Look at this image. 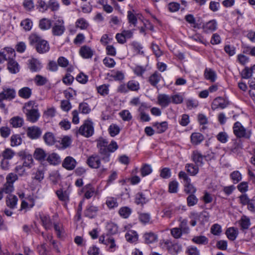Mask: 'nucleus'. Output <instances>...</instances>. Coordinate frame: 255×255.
Instances as JSON below:
<instances>
[{"label": "nucleus", "mask_w": 255, "mask_h": 255, "mask_svg": "<svg viewBox=\"0 0 255 255\" xmlns=\"http://www.w3.org/2000/svg\"><path fill=\"white\" fill-rule=\"evenodd\" d=\"M144 241L146 244H151L157 240V236L153 233L149 232L144 234L143 236Z\"/></svg>", "instance_id": "27"}, {"label": "nucleus", "mask_w": 255, "mask_h": 255, "mask_svg": "<svg viewBox=\"0 0 255 255\" xmlns=\"http://www.w3.org/2000/svg\"><path fill=\"white\" fill-rule=\"evenodd\" d=\"M28 67L32 72H38L41 69L42 65L37 59L32 58L28 60Z\"/></svg>", "instance_id": "15"}, {"label": "nucleus", "mask_w": 255, "mask_h": 255, "mask_svg": "<svg viewBox=\"0 0 255 255\" xmlns=\"http://www.w3.org/2000/svg\"><path fill=\"white\" fill-rule=\"evenodd\" d=\"M97 146L99 151L108 149L109 151L114 152L118 148V145L116 141L113 140L109 144L107 140L103 138H100L97 140Z\"/></svg>", "instance_id": "3"}, {"label": "nucleus", "mask_w": 255, "mask_h": 255, "mask_svg": "<svg viewBox=\"0 0 255 255\" xmlns=\"http://www.w3.org/2000/svg\"><path fill=\"white\" fill-rule=\"evenodd\" d=\"M160 78L161 75L158 72H155L150 76L149 81L152 85L155 86L159 82Z\"/></svg>", "instance_id": "34"}, {"label": "nucleus", "mask_w": 255, "mask_h": 255, "mask_svg": "<svg viewBox=\"0 0 255 255\" xmlns=\"http://www.w3.org/2000/svg\"><path fill=\"white\" fill-rule=\"evenodd\" d=\"M20 25L25 30L29 31L31 29L33 23L30 19L27 18L22 20Z\"/></svg>", "instance_id": "52"}, {"label": "nucleus", "mask_w": 255, "mask_h": 255, "mask_svg": "<svg viewBox=\"0 0 255 255\" xmlns=\"http://www.w3.org/2000/svg\"><path fill=\"white\" fill-rule=\"evenodd\" d=\"M98 208L92 205H89L85 211V215L89 218H93L97 215Z\"/></svg>", "instance_id": "21"}, {"label": "nucleus", "mask_w": 255, "mask_h": 255, "mask_svg": "<svg viewBox=\"0 0 255 255\" xmlns=\"http://www.w3.org/2000/svg\"><path fill=\"white\" fill-rule=\"evenodd\" d=\"M128 36V31L124 30L121 33H117L116 38L120 43L123 44L126 41V37Z\"/></svg>", "instance_id": "45"}, {"label": "nucleus", "mask_w": 255, "mask_h": 255, "mask_svg": "<svg viewBox=\"0 0 255 255\" xmlns=\"http://www.w3.org/2000/svg\"><path fill=\"white\" fill-rule=\"evenodd\" d=\"M10 124L14 128L20 127L23 125V120L19 117H15L12 118L10 121Z\"/></svg>", "instance_id": "36"}, {"label": "nucleus", "mask_w": 255, "mask_h": 255, "mask_svg": "<svg viewBox=\"0 0 255 255\" xmlns=\"http://www.w3.org/2000/svg\"><path fill=\"white\" fill-rule=\"evenodd\" d=\"M192 241L197 244L206 245L208 243V240L205 236H199L194 237L192 239Z\"/></svg>", "instance_id": "39"}, {"label": "nucleus", "mask_w": 255, "mask_h": 255, "mask_svg": "<svg viewBox=\"0 0 255 255\" xmlns=\"http://www.w3.org/2000/svg\"><path fill=\"white\" fill-rule=\"evenodd\" d=\"M44 167L43 166H40L38 168V169L35 173L34 178L36 180L40 181L44 178Z\"/></svg>", "instance_id": "53"}, {"label": "nucleus", "mask_w": 255, "mask_h": 255, "mask_svg": "<svg viewBox=\"0 0 255 255\" xmlns=\"http://www.w3.org/2000/svg\"><path fill=\"white\" fill-rule=\"evenodd\" d=\"M192 160L197 166H202L203 164V160L204 156H203L200 152L198 151L193 152L192 155Z\"/></svg>", "instance_id": "23"}, {"label": "nucleus", "mask_w": 255, "mask_h": 255, "mask_svg": "<svg viewBox=\"0 0 255 255\" xmlns=\"http://www.w3.org/2000/svg\"><path fill=\"white\" fill-rule=\"evenodd\" d=\"M184 190L186 193L188 194L191 193L192 194L196 192V189L194 186L191 184L190 181H188L186 183H185Z\"/></svg>", "instance_id": "57"}, {"label": "nucleus", "mask_w": 255, "mask_h": 255, "mask_svg": "<svg viewBox=\"0 0 255 255\" xmlns=\"http://www.w3.org/2000/svg\"><path fill=\"white\" fill-rule=\"evenodd\" d=\"M30 44H36V49L39 53H44L49 51V45L48 42L36 34H32L29 37Z\"/></svg>", "instance_id": "2"}, {"label": "nucleus", "mask_w": 255, "mask_h": 255, "mask_svg": "<svg viewBox=\"0 0 255 255\" xmlns=\"http://www.w3.org/2000/svg\"><path fill=\"white\" fill-rule=\"evenodd\" d=\"M18 94L21 98L27 99L30 97L32 94V91L30 88L25 87L20 89L18 91Z\"/></svg>", "instance_id": "24"}, {"label": "nucleus", "mask_w": 255, "mask_h": 255, "mask_svg": "<svg viewBox=\"0 0 255 255\" xmlns=\"http://www.w3.org/2000/svg\"><path fill=\"white\" fill-rule=\"evenodd\" d=\"M33 156L35 159L42 161L44 160L46 157V154L44 150L38 148L35 149Z\"/></svg>", "instance_id": "28"}, {"label": "nucleus", "mask_w": 255, "mask_h": 255, "mask_svg": "<svg viewBox=\"0 0 255 255\" xmlns=\"http://www.w3.org/2000/svg\"><path fill=\"white\" fill-rule=\"evenodd\" d=\"M217 27V24L215 20H210L203 25V29L205 33H209L215 31Z\"/></svg>", "instance_id": "17"}, {"label": "nucleus", "mask_w": 255, "mask_h": 255, "mask_svg": "<svg viewBox=\"0 0 255 255\" xmlns=\"http://www.w3.org/2000/svg\"><path fill=\"white\" fill-rule=\"evenodd\" d=\"M139 84L137 81H128V90L133 91H137L139 89Z\"/></svg>", "instance_id": "60"}, {"label": "nucleus", "mask_w": 255, "mask_h": 255, "mask_svg": "<svg viewBox=\"0 0 255 255\" xmlns=\"http://www.w3.org/2000/svg\"><path fill=\"white\" fill-rule=\"evenodd\" d=\"M18 199L13 195H8L6 199V205L10 208H15L16 206Z\"/></svg>", "instance_id": "25"}, {"label": "nucleus", "mask_w": 255, "mask_h": 255, "mask_svg": "<svg viewBox=\"0 0 255 255\" xmlns=\"http://www.w3.org/2000/svg\"><path fill=\"white\" fill-rule=\"evenodd\" d=\"M43 139L46 144L48 145H52L55 144L56 145L58 142V139H56L54 134L50 132H47L44 134Z\"/></svg>", "instance_id": "18"}, {"label": "nucleus", "mask_w": 255, "mask_h": 255, "mask_svg": "<svg viewBox=\"0 0 255 255\" xmlns=\"http://www.w3.org/2000/svg\"><path fill=\"white\" fill-rule=\"evenodd\" d=\"M27 136L32 139L38 138L42 134L41 129L38 127L32 126L28 127L26 130Z\"/></svg>", "instance_id": "7"}, {"label": "nucleus", "mask_w": 255, "mask_h": 255, "mask_svg": "<svg viewBox=\"0 0 255 255\" xmlns=\"http://www.w3.org/2000/svg\"><path fill=\"white\" fill-rule=\"evenodd\" d=\"M106 204L110 209L117 207L118 205L117 200L113 197H110L107 199Z\"/></svg>", "instance_id": "62"}, {"label": "nucleus", "mask_w": 255, "mask_h": 255, "mask_svg": "<svg viewBox=\"0 0 255 255\" xmlns=\"http://www.w3.org/2000/svg\"><path fill=\"white\" fill-rule=\"evenodd\" d=\"M56 194L60 201L64 202L65 204L69 202L70 193L68 190H63L60 189L56 191Z\"/></svg>", "instance_id": "14"}, {"label": "nucleus", "mask_w": 255, "mask_h": 255, "mask_svg": "<svg viewBox=\"0 0 255 255\" xmlns=\"http://www.w3.org/2000/svg\"><path fill=\"white\" fill-rule=\"evenodd\" d=\"M153 126L156 128L157 132L162 133L167 129L168 124L166 122H163L161 123H155L153 124Z\"/></svg>", "instance_id": "33"}, {"label": "nucleus", "mask_w": 255, "mask_h": 255, "mask_svg": "<svg viewBox=\"0 0 255 255\" xmlns=\"http://www.w3.org/2000/svg\"><path fill=\"white\" fill-rule=\"evenodd\" d=\"M79 54L83 58H91L94 54V51L89 46L84 45L80 49Z\"/></svg>", "instance_id": "13"}, {"label": "nucleus", "mask_w": 255, "mask_h": 255, "mask_svg": "<svg viewBox=\"0 0 255 255\" xmlns=\"http://www.w3.org/2000/svg\"><path fill=\"white\" fill-rule=\"evenodd\" d=\"M157 99L158 104L163 108L167 107L171 102L170 97L164 94H159Z\"/></svg>", "instance_id": "12"}, {"label": "nucleus", "mask_w": 255, "mask_h": 255, "mask_svg": "<svg viewBox=\"0 0 255 255\" xmlns=\"http://www.w3.org/2000/svg\"><path fill=\"white\" fill-rule=\"evenodd\" d=\"M54 228L57 237L59 238L63 237L64 234V230L62 225L59 223L54 224Z\"/></svg>", "instance_id": "43"}, {"label": "nucleus", "mask_w": 255, "mask_h": 255, "mask_svg": "<svg viewBox=\"0 0 255 255\" xmlns=\"http://www.w3.org/2000/svg\"><path fill=\"white\" fill-rule=\"evenodd\" d=\"M11 145L12 146H17L21 144L22 139L19 135H13L11 136Z\"/></svg>", "instance_id": "48"}, {"label": "nucleus", "mask_w": 255, "mask_h": 255, "mask_svg": "<svg viewBox=\"0 0 255 255\" xmlns=\"http://www.w3.org/2000/svg\"><path fill=\"white\" fill-rule=\"evenodd\" d=\"M187 220L186 219L180 220V223L178 228L184 234L188 233L189 230V227L187 226Z\"/></svg>", "instance_id": "54"}, {"label": "nucleus", "mask_w": 255, "mask_h": 255, "mask_svg": "<svg viewBox=\"0 0 255 255\" xmlns=\"http://www.w3.org/2000/svg\"><path fill=\"white\" fill-rule=\"evenodd\" d=\"M233 129L234 133L238 137H245L249 138L250 137L251 133L246 132V128L239 122L235 123Z\"/></svg>", "instance_id": "5"}, {"label": "nucleus", "mask_w": 255, "mask_h": 255, "mask_svg": "<svg viewBox=\"0 0 255 255\" xmlns=\"http://www.w3.org/2000/svg\"><path fill=\"white\" fill-rule=\"evenodd\" d=\"M15 91L12 88H4L0 93V101L3 100H11L15 96Z\"/></svg>", "instance_id": "9"}, {"label": "nucleus", "mask_w": 255, "mask_h": 255, "mask_svg": "<svg viewBox=\"0 0 255 255\" xmlns=\"http://www.w3.org/2000/svg\"><path fill=\"white\" fill-rule=\"evenodd\" d=\"M65 30L64 22L62 19L57 20L52 28V33L55 36L62 35Z\"/></svg>", "instance_id": "6"}, {"label": "nucleus", "mask_w": 255, "mask_h": 255, "mask_svg": "<svg viewBox=\"0 0 255 255\" xmlns=\"http://www.w3.org/2000/svg\"><path fill=\"white\" fill-rule=\"evenodd\" d=\"M14 155V152L9 148L5 149L2 153L3 158L8 160L12 159Z\"/></svg>", "instance_id": "49"}, {"label": "nucleus", "mask_w": 255, "mask_h": 255, "mask_svg": "<svg viewBox=\"0 0 255 255\" xmlns=\"http://www.w3.org/2000/svg\"><path fill=\"white\" fill-rule=\"evenodd\" d=\"M152 169L151 165L145 164L141 168L140 172L142 176H145L152 172Z\"/></svg>", "instance_id": "46"}, {"label": "nucleus", "mask_w": 255, "mask_h": 255, "mask_svg": "<svg viewBox=\"0 0 255 255\" xmlns=\"http://www.w3.org/2000/svg\"><path fill=\"white\" fill-rule=\"evenodd\" d=\"M135 201L137 204L143 205L148 201V199L142 193H137L135 196Z\"/></svg>", "instance_id": "44"}, {"label": "nucleus", "mask_w": 255, "mask_h": 255, "mask_svg": "<svg viewBox=\"0 0 255 255\" xmlns=\"http://www.w3.org/2000/svg\"><path fill=\"white\" fill-rule=\"evenodd\" d=\"M76 26L81 29H86L88 26V23L84 18H80L78 19L76 22Z\"/></svg>", "instance_id": "59"}, {"label": "nucleus", "mask_w": 255, "mask_h": 255, "mask_svg": "<svg viewBox=\"0 0 255 255\" xmlns=\"http://www.w3.org/2000/svg\"><path fill=\"white\" fill-rule=\"evenodd\" d=\"M230 177L234 183H237L242 179V175L238 171H233L230 174Z\"/></svg>", "instance_id": "51"}, {"label": "nucleus", "mask_w": 255, "mask_h": 255, "mask_svg": "<svg viewBox=\"0 0 255 255\" xmlns=\"http://www.w3.org/2000/svg\"><path fill=\"white\" fill-rule=\"evenodd\" d=\"M174 212V209L172 205H170L169 207L165 208L163 211V215L162 217H167L170 218L171 217L172 215Z\"/></svg>", "instance_id": "61"}, {"label": "nucleus", "mask_w": 255, "mask_h": 255, "mask_svg": "<svg viewBox=\"0 0 255 255\" xmlns=\"http://www.w3.org/2000/svg\"><path fill=\"white\" fill-rule=\"evenodd\" d=\"M103 63L107 67L111 68H113L115 65L116 62L115 60L111 58L110 57H106L103 59Z\"/></svg>", "instance_id": "58"}, {"label": "nucleus", "mask_w": 255, "mask_h": 255, "mask_svg": "<svg viewBox=\"0 0 255 255\" xmlns=\"http://www.w3.org/2000/svg\"><path fill=\"white\" fill-rule=\"evenodd\" d=\"M41 221L43 226L47 230L51 226V221L48 215H42L40 217Z\"/></svg>", "instance_id": "38"}, {"label": "nucleus", "mask_w": 255, "mask_h": 255, "mask_svg": "<svg viewBox=\"0 0 255 255\" xmlns=\"http://www.w3.org/2000/svg\"><path fill=\"white\" fill-rule=\"evenodd\" d=\"M25 113L26 116L27 120L32 123L36 122L40 117L38 111L36 109H26Z\"/></svg>", "instance_id": "8"}, {"label": "nucleus", "mask_w": 255, "mask_h": 255, "mask_svg": "<svg viewBox=\"0 0 255 255\" xmlns=\"http://www.w3.org/2000/svg\"><path fill=\"white\" fill-rule=\"evenodd\" d=\"M226 235L229 239L234 241L238 235V231L234 228H230L226 231Z\"/></svg>", "instance_id": "37"}, {"label": "nucleus", "mask_w": 255, "mask_h": 255, "mask_svg": "<svg viewBox=\"0 0 255 255\" xmlns=\"http://www.w3.org/2000/svg\"><path fill=\"white\" fill-rule=\"evenodd\" d=\"M204 76L206 79L214 82L217 78L216 72L211 69L206 68L204 72Z\"/></svg>", "instance_id": "26"}, {"label": "nucleus", "mask_w": 255, "mask_h": 255, "mask_svg": "<svg viewBox=\"0 0 255 255\" xmlns=\"http://www.w3.org/2000/svg\"><path fill=\"white\" fill-rule=\"evenodd\" d=\"M185 168L187 171L192 176L196 175L199 171L198 166L193 164H187Z\"/></svg>", "instance_id": "32"}, {"label": "nucleus", "mask_w": 255, "mask_h": 255, "mask_svg": "<svg viewBox=\"0 0 255 255\" xmlns=\"http://www.w3.org/2000/svg\"><path fill=\"white\" fill-rule=\"evenodd\" d=\"M79 133L86 137L92 136L94 133L93 123L89 120L86 121L79 128Z\"/></svg>", "instance_id": "4"}, {"label": "nucleus", "mask_w": 255, "mask_h": 255, "mask_svg": "<svg viewBox=\"0 0 255 255\" xmlns=\"http://www.w3.org/2000/svg\"><path fill=\"white\" fill-rule=\"evenodd\" d=\"M71 137L68 136H65L61 139L59 138L56 146L59 148H66L71 145Z\"/></svg>", "instance_id": "16"}, {"label": "nucleus", "mask_w": 255, "mask_h": 255, "mask_svg": "<svg viewBox=\"0 0 255 255\" xmlns=\"http://www.w3.org/2000/svg\"><path fill=\"white\" fill-rule=\"evenodd\" d=\"M87 163L93 168H98L101 165V158L98 155L93 154L87 159Z\"/></svg>", "instance_id": "10"}, {"label": "nucleus", "mask_w": 255, "mask_h": 255, "mask_svg": "<svg viewBox=\"0 0 255 255\" xmlns=\"http://www.w3.org/2000/svg\"><path fill=\"white\" fill-rule=\"evenodd\" d=\"M138 239V236L136 231L128 230V242L135 243Z\"/></svg>", "instance_id": "50"}, {"label": "nucleus", "mask_w": 255, "mask_h": 255, "mask_svg": "<svg viewBox=\"0 0 255 255\" xmlns=\"http://www.w3.org/2000/svg\"><path fill=\"white\" fill-rule=\"evenodd\" d=\"M83 190L85 191V197L87 199H89L92 197L94 192V189L92 188V185L91 184H88L86 185Z\"/></svg>", "instance_id": "42"}, {"label": "nucleus", "mask_w": 255, "mask_h": 255, "mask_svg": "<svg viewBox=\"0 0 255 255\" xmlns=\"http://www.w3.org/2000/svg\"><path fill=\"white\" fill-rule=\"evenodd\" d=\"M168 252L173 255H175L181 251V247L178 244L172 245L168 248Z\"/></svg>", "instance_id": "56"}, {"label": "nucleus", "mask_w": 255, "mask_h": 255, "mask_svg": "<svg viewBox=\"0 0 255 255\" xmlns=\"http://www.w3.org/2000/svg\"><path fill=\"white\" fill-rule=\"evenodd\" d=\"M242 144L240 142H235L231 148V150L233 153L239 154L241 153L242 149Z\"/></svg>", "instance_id": "64"}, {"label": "nucleus", "mask_w": 255, "mask_h": 255, "mask_svg": "<svg viewBox=\"0 0 255 255\" xmlns=\"http://www.w3.org/2000/svg\"><path fill=\"white\" fill-rule=\"evenodd\" d=\"M119 127L114 124L111 125L109 128V131L111 136H115L120 132Z\"/></svg>", "instance_id": "55"}, {"label": "nucleus", "mask_w": 255, "mask_h": 255, "mask_svg": "<svg viewBox=\"0 0 255 255\" xmlns=\"http://www.w3.org/2000/svg\"><path fill=\"white\" fill-rule=\"evenodd\" d=\"M47 161L51 164L56 165L60 162V157L55 153H52L48 155Z\"/></svg>", "instance_id": "31"}, {"label": "nucleus", "mask_w": 255, "mask_h": 255, "mask_svg": "<svg viewBox=\"0 0 255 255\" xmlns=\"http://www.w3.org/2000/svg\"><path fill=\"white\" fill-rule=\"evenodd\" d=\"M7 61V68L9 71L12 74L17 73L19 70V66L17 62L13 58L8 59Z\"/></svg>", "instance_id": "19"}, {"label": "nucleus", "mask_w": 255, "mask_h": 255, "mask_svg": "<svg viewBox=\"0 0 255 255\" xmlns=\"http://www.w3.org/2000/svg\"><path fill=\"white\" fill-rule=\"evenodd\" d=\"M110 151H108V149L106 150H102L101 151H99V153L101 156V158L102 161L104 162H108L110 160Z\"/></svg>", "instance_id": "41"}, {"label": "nucleus", "mask_w": 255, "mask_h": 255, "mask_svg": "<svg viewBox=\"0 0 255 255\" xmlns=\"http://www.w3.org/2000/svg\"><path fill=\"white\" fill-rule=\"evenodd\" d=\"M34 81L37 86H43L48 82V79L46 77L40 75H36Z\"/></svg>", "instance_id": "35"}, {"label": "nucleus", "mask_w": 255, "mask_h": 255, "mask_svg": "<svg viewBox=\"0 0 255 255\" xmlns=\"http://www.w3.org/2000/svg\"><path fill=\"white\" fill-rule=\"evenodd\" d=\"M20 156H22V159L24 160L23 166L30 168L33 162L32 155L23 152L20 153Z\"/></svg>", "instance_id": "22"}, {"label": "nucleus", "mask_w": 255, "mask_h": 255, "mask_svg": "<svg viewBox=\"0 0 255 255\" xmlns=\"http://www.w3.org/2000/svg\"><path fill=\"white\" fill-rule=\"evenodd\" d=\"M138 29L141 33L145 30L142 26L140 14L134 11H128V38L132 37L134 31Z\"/></svg>", "instance_id": "1"}, {"label": "nucleus", "mask_w": 255, "mask_h": 255, "mask_svg": "<svg viewBox=\"0 0 255 255\" xmlns=\"http://www.w3.org/2000/svg\"><path fill=\"white\" fill-rule=\"evenodd\" d=\"M48 6L52 11H56L59 8V4L55 0H49L48 2Z\"/></svg>", "instance_id": "63"}, {"label": "nucleus", "mask_w": 255, "mask_h": 255, "mask_svg": "<svg viewBox=\"0 0 255 255\" xmlns=\"http://www.w3.org/2000/svg\"><path fill=\"white\" fill-rule=\"evenodd\" d=\"M77 162L75 159L71 156H67L63 160L62 166L68 170L74 169L76 166Z\"/></svg>", "instance_id": "11"}, {"label": "nucleus", "mask_w": 255, "mask_h": 255, "mask_svg": "<svg viewBox=\"0 0 255 255\" xmlns=\"http://www.w3.org/2000/svg\"><path fill=\"white\" fill-rule=\"evenodd\" d=\"M240 224L242 229H248L251 225L250 220L246 216H243L240 221Z\"/></svg>", "instance_id": "47"}, {"label": "nucleus", "mask_w": 255, "mask_h": 255, "mask_svg": "<svg viewBox=\"0 0 255 255\" xmlns=\"http://www.w3.org/2000/svg\"><path fill=\"white\" fill-rule=\"evenodd\" d=\"M203 140L204 136L200 133H193L191 135V141L193 144H199Z\"/></svg>", "instance_id": "29"}, {"label": "nucleus", "mask_w": 255, "mask_h": 255, "mask_svg": "<svg viewBox=\"0 0 255 255\" xmlns=\"http://www.w3.org/2000/svg\"><path fill=\"white\" fill-rule=\"evenodd\" d=\"M131 51L133 52L132 55L134 56L137 54H139L140 52L143 53L141 51L142 47L139 43L137 42H133L131 44Z\"/></svg>", "instance_id": "40"}, {"label": "nucleus", "mask_w": 255, "mask_h": 255, "mask_svg": "<svg viewBox=\"0 0 255 255\" xmlns=\"http://www.w3.org/2000/svg\"><path fill=\"white\" fill-rule=\"evenodd\" d=\"M51 26V20L43 18L39 21V28L43 30L49 29Z\"/></svg>", "instance_id": "30"}, {"label": "nucleus", "mask_w": 255, "mask_h": 255, "mask_svg": "<svg viewBox=\"0 0 255 255\" xmlns=\"http://www.w3.org/2000/svg\"><path fill=\"white\" fill-rule=\"evenodd\" d=\"M227 102L223 98L221 97H218L214 100L212 105V108L224 109L227 106Z\"/></svg>", "instance_id": "20"}]
</instances>
